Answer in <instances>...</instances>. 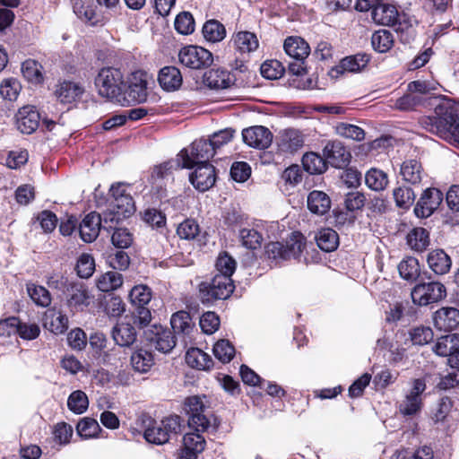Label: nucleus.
Masks as SVG:
<instances>
[{
    "instance_id": "dca6fc26",
    "label": "nucleus",
    "mask_w": 459,
    "mask_h": 459,
    "mask_svg": "<svg viewBox=\"0 0 459 459\" xmlns=\"http://www.w3.org/2000/svg\"><path fill=\"white\" fill-rule=\"evenodd\" d=\"M195 170L189 175L194 187L201 192L210 189L216 181L215 168L210 163L195 165Z\"/></svg>"
},
{
    "instance_id": "0eeeda50",
    "label": "nucleus",
    "mask_w": 459,
    "mask_h": 459,
    "mask_svg": "<svg viewBox=\"0 0 459 459\" xmlns=\"http://www.w3.org/2000/svg\"><path fill=\"white\" fill-rule=\"evenodd\" d=\"M411 296L415 305L428 306L444 299L446 296V289L439 281H420L412 288Z\"/></svg>"
},
{
    "instance_id": "72a5a7b5",
    "label": "nucleus",
    "mask_w": 459,
    "mask_h": 459,
    "mask_svg": "<svg viewBox=\"0 0 459 459\" xmlns=\"http://www.w3.org/2000/svg\"><path fill=\"white\" fill-rule=\"evenodd\" d=\"M400 174L404 181L411 185H418L421 182L423 169L420 161L411 159L401 165Z\"/></svg>"
},
{
    "instance_id": "7c9ffc66",
    "label": "nucleus",
    "mask_w": 459,
    "mask_h": 459,
    "mask_svg": "<svg viewBox=\"0 0 459 459\" xmlns=\"http://www.w3.org/2000/svg\"><path fill=\"white\" fill-rule=\"evenodd\" d=\"M73 9L77 17L85 22L91 25L100 22L92 0H73Z\"/></svg>"
},
{
    "instance_id": "a18cd8bd",
    "label": "nucleus",
    "mask_w": 459,
    "mask_h": 459,
    "mask_svg": "<svg viewBox=\"0 0 459 459\" xmlns=\"http://www.w3.org/2000/svg\"><path fill=\"white\" fill-rule=\"evenodd\" d=\"M302 164L304 169L310 174H321L327 168L326 159L315 152L306 153L302 158Z\"/></svg>"
},
{
    "instance_id": "f257e3e1",
    "label": "nucleus",
    "mask_w": 459,
    "mask_h": 459,
    "mask_svg": "<svg viewBox=\"0 0 459 459\" xmlns=\"http://www.w3.org/2000/svg\"><path fill=\"white\" fill-rule=\"evenodd\" d=\"M436 117H423L420 126L446 140L459 143V107L451 100H441L436 106Z\"/></svg>"
},
{
    "instance_id": "2f4dec72",
    "label": "nucleus",
    "mask_w": 459,
    "mask_h": 459,
    "mask_svg": "<svg viewBox=\"0 0 459 459\" xmlns=\"http://www.w3.org/2000/svg\"><path fill=\"white\" fill-rule=\"evenodd\" d=\"M204 82L206 86L214 90L227 89L232 83L230 74L221 69H212L206 72Z\"/></svg>"
},
{
    "instance_id": "20e7f679",
    "label": "nucleus",
    "mask_w": 459,
    "mask_h": 459,
    "mask_svg": "<svg viewBox=\"0 0 459 459\" xmlns=\"http://www.w3.org/2000/svg\"><path fill=\"white\" fill-rule=\"evenodd\" d=\"M216 152L212 143L210 140H196L186 149H183L178 154V158L184 169H192L195 165H201L209 163Z\"/></svg>"
},
{
    "instance_id": "052dcab7",
    "label": "nucleus",
    "mask_w": 459,
    "mask_h": 459,
    "mask_svg": "<svg viewBox=\"0 0 459 459\" xmlns=\"http://www.w3.org/2000/svg\"><path fill=\"white\" fill-rule=\"evenodd\" d=\"M76 430L82 437L91 438L97 437L100 427L96 420L86 417L78 422Z\"/></svg>"
},
{
    "instance_id": "6e6d98bb",
    "label": "nucleus",
    "mask_w": 459,
    "mask_h": 459,
    "mask_svg": "<svg viewBox=\"0 0 459 459\" xmlns=\"http://www.w3.org/2000/svg\"><path fill=\"white\" fill-rule=\"evenodd\" d=\"M335 132L342 137L355 141H362L365 138V132L361 127L348 123H338L335 126Z\"/></svg>"
},
{
    "instance_id": "ddd939ff",
    "label": "nucleus",
    "mask_w": 459,
    "mask_h": 459,
    "mask_svg": "<svg viewBox=\"0 0 459 459\" xmlns=\"http://www.w3.org/2000/svg\"><path fill=\"white\" fill-rule=\"evenodd\" d=\"M134 325H136L132 314L131 316H126L112 328V338L117 345L130 347L134 343L137 333Z\"/></svg>"
},
{
    "instance_id": "4c0bfd02",
    "label": "nucleus",
    "mask_w": 459,
    "mask_h": 459,
    "mask_svg": "<svg viewBox=\"0 0 459 459\" xmlns=\"http://www.w3.org/2000/svg\"><path fill=\"white\" fill-rule=\"evenodd\" d=\"M406 240L411 249L422 252L429 245V235L426 229L415 228L408 233Z\"/></svg>"
},
{
    "instance_id": "c756f323",
    "label": "nucleus",
    "mask_w": 459,
    "mask_h": 459,
    "mask_svg": "<svg viewBox=\"0 0 459 459\" xmlns=\"http://www.w3.org/2000/svg\"><path fill=\"white\" fill-rule=\"evenodd\" d=\"M301 133L295 129H286L280 134L278 145L282 152H294L303 146Z\"/></svg>"
},
{
    "instance_id": "13d9d810",
    "label": "nucleus",
    "mask_w": 459,
    "mask_h": 459,
    "mask_svg": "<svg viewBox=\"0 0 459 459\" xmlns=\"http://www.w3.org/2000/svg\"><path fill=\"white\" fill-rule=\"evenodd\" d=\"M393 195L398 207L408 209L414 203L416 195L408 186H398L394 189Z\"/></svg>"
},
{
    "instance_id": "a19ab883",
    "label": "nucleus",
    "mask_w": 459,
    "mask_h": 459,
    "mask_svg": "<svg viewBox=\"0 0 459 459\" xmlns=\"http://www.w3.org/2000/svg\"><path fill=\"white\" fill-rule=\"evenodd\" d=\"M317 246L325 252H331L337 248L339 237L335 230L327 228L321 230L316 236Z\"/></svg>"
},
{
    "instance_id": "bf43d9fd",
    "label": "nucleus",
    "mask_w": 459,
    "mask_h": 459,
    "mask_svg": "<svg viewBox=\"0 0 459 459\" xmlns=\"http://www.w3.org/2000/svg\"><path fill=\"white\" fill-rule=\"evenodd\" d=\"M214 356L222 363H229L235 355V348L228 340H219L213 346Z\"/></svg>"
},
{
    "instance_id": "aec40b11",
    "label": "nucleus",
    "mask_w": 459,
    "mask_h": 459,
    "mask_svg": "<svg viewBox=\"0 0 459 459\" xmlns=\"http://www.w3.org/2000/svg\"><path fill=\"white\" fill-rule=\"evenodd\" d=\"M206 442L200 432H189L183 437V446L179 459H197L205 447Z\"/></svg>"
},
{
    "instance_id": "c85d7f7f",
    "label": "nucleus",
    "mask_w": 459,
    "mask_h": 459,
    "mask_svg": "<svg viewBox=\"0 0 459 459\" xmlns=\"http://www.w3.org/2000/svg\"><path fill=\"white\" fill-rule=\"evenodd\" d=\"M284 50L297 61H304L310 53L309 45L299 37H289L284 41Z\"/></svg>"
},
{
    "instance_id": "de8ad7c7",
    "label": "nucleus",
    "mask_w": 459,
    "mask_h": 459,
    "mask_svg": "<svg viewBox=\"0 0 459 459\" xmlns=\"http://www.w3.org/2000/svg\"><path fill=\"white\" fill-rule=\"evenodd\" d=\"M203 34L206 40L219 42L226 36L224 26L216 20H210L204 24Z\"/></svg>"
},
{
    "instance_id": "4be33fe9",
    "label": "nucleus",
    "mask_w": 459,
    "mask_h": 459,
    "mask_svg": "<svg viewBox=\"0 0 459 459\" xmlns=\"http://www.w3.org/2000/svg\"><path fill=\"white\" fill-rule=\"evenodd\" d=\"M102 220L100 215L95 212L87 214L79 225L81 238L86 243L94 241L100 231Z\"/></svg>"
},
{
    "instance_id": "f03ea898",
    "label": "nucleus",
    "mask_w": 459,
    "mask_h": 459,
    "mask_svg": "<svg viewBox=\"0 0 459 459\" xmlns=\"http://www.w3.org/2000/svg\"><path fill=\"white\" fill-rule=\"evenodd\" d=\"M144 427L143 437L149 443L163 445L169 442L172 434H178L181 429V420L178 415H171L160 422H157L150 417L142 420Z\"/></svg>"
},
{
    "instance_id": "338daca9",
    "label": "nucleus",
    "mask_w": 459,
    "mask_h": 459,
    "mask_svg": "<svg viewBox=\"0 0 459 459\" xmlns=\"http://www.w3.org/2000/svg\"><path fill=\"white\" fill-rule=\"evenodd\" d=\"M21 91V84L16 79H6L0 84V95L10 101L15 100Z\"/></svg>"
},
{
    "instance_id": "6ab92c4d",
    "label": "nucleus",
    "mask_w": 459,
    "mask_h": 459,
    "mask_svg": "<svg viewBox=\"0 0 459 459\" xmlns=\"http://www.w3.org/2000/svg\"><path fill=\"white\" fill-rule=\"evenodd\" d=\"M16 127L26 134H30L39 126L40 115L33 106H24L16 113Z\"/></svg>"
},
{
    "instance_id": "4d7b16f0",
    "label": "nucleus",
    "mask_w": 459,
    "mask_h": 459,
    "mask_svg": "<svg viewBox=\"0 0 459 459\" xmlns=\"http://www.w3.org/2000/svg\"><path fill=\"white\" fill-rule=\"evenodd\" d=\"M212 414L209 410L188 417V426L196 432H205L211 426Z\"/></svg>"
},
{
    "instance_id": "e433bc0d",
    "label": "nucleus",
    "mask_w": 459,
    "mask_h": 459,
    "mask_svg": "<svg viewBox=\"0 0 459 459\" xmlns=\"http://www.w3.org/2000/svg\"><path fill=\"white\" fill-rule=\"evenodd\" d=\"M170 325L176 333H182L184 335H188L195 325L190 314L184 310L178 311L172 315Z\"/></svg>"
},
{
    "instance_id": "cd10ccee",
    "label": "nucleus",
    "mask_w": 459,
    "mask_h": 459,
    "mask_svg": "<svg viewBox=\"0 0 459 459\" xmlns=\"http://www.w3.org/2000/svg\"><path fill=\"white\" fill-rule=\"evenodd\" d=\"M429 267L437 275L446 274L452 265L450 256L443 249H435L429 253L427 257Z\"/></svg>"
},
{
    "instance_id": "393cba45",
    "label": "nucleus",
    "mask_w": 459,
    "mask_h": 459,
    "mask_svg": "<svg viewBox=\"0 0 459 459\" xmlns=\"http://www.w3.org/2000/svg\"><path fill=\"white\" fill-rule=\"evenodd\" d=\"M371 18L377 24L393 26L398 19V11L393 4L379 3L373 5Z\"/></svg>"
},
{
    "instance_id": "37998d69",
    "label": "nucleus",
    "mask_w": 459,
    "mask_h": 459,
    "mask_svg": "<svg viewBox=\"0 0 459 459\" xmlns=\"http://www.w3.org/2000/svg\"><path fill=\"white\" fill-rule=\"evenodd\" d=\"M365 182L374 191H383L388 185V177L381 169L372 168L365 175Z\"/></svg>"
},
{
    "instance_id": "79ce46f5",
    "label": "nucleus",
    "mask_w": 459,
    "mask_h": 459,
    "mask_svg": "<svg viewBox=\"0 0 459 459\" xmlns=\"http://www.w3.org/2000/svg\"><path fill=\"white\" fill-rule=\"evenodd\" d=\"M27 293L39 307H47L51 303L50 292L43 286L29 282L26 284Z\"/></svg>"
},
{
    "instance_id": "58836bf2",
    "label": "nucleus",
    "mask_w": 459,
    "mask_h": 459,
    "mask_svg": "<svg viewBox=\"0 0 459 459\" xmlns=\"http://www.w3.org/2000/svg\"><path fill=\"white\" fill-rule=\"evenodd\" d=\"M179 169L183 168L177 157L176 160H168L160 165L154 166L151 174V179L152 183L167 179L171 177L173 170Z\"/></svg>"
},
{
    "instance_id": "9d476101",
    "label": "nucleus",
    "mask_w": 459,
    "mask_h": 459,
    "mask_svg": "<svg viewBox=\"0 0 459 459\" xmlns=\"http://www.w3.org/2000/svg\"><path fill=\"white\" fill-rule=\"evenodd\" d=\"M147 99L146 74L141 71L132 73L128 79L127 88H124L122 101L144 102Z\"/></svg>"
},
{
    "instance_id": "8fccbe9b",
    "label": "nucleus",
    "mask_w": 459,
    "mask_h": 459,
    "mask_svg": "<svg viewBox=\"0 0 459 459\" xmlns=\"http://www.w3.org/2000/svg\"><path fill=\"white\" fill-rule=\"evenodd\" d=\"M394 43L393 34L386 30H380L376 31L371 38V44L375 50L379 53H385L388 51Z\"/></svg>"
},
{
    "instance_id": "3c124183",
    "label": "nucleus",
    "mask_w": 459,
    "mask_h": 459,
    "mask_svg": "<svg viewBox=\"0 0 459 459\" xmlns=\"http://www.w3.org/2000/svg\"><path fill=\"white\" fill-rule=\"evenodd\" d=\"M22 73L29 82L40 83L43 81L42 65L35 60L28 59L22 65Z\"/></svg>"
},
{
    "instance_id": "423d86ee",
    "label": "nucleus",
    "mask_w": 459,
    "mask_h": 459,
    "mask_svg": "<svg viewBox=\"0 0 459 459\" xmlns=\"http://www.w3.org/2000/svg\"><path fill=\"white\" fill-rule=\"evenodd\" d=\"M234 290L231 278L216 274L211 282L199 285L200 298L203 303H210L217 299H228Z\"/></svg>"
},
{
    "instance_id": "0e129e2a",
    "label": "nucleus",
    "mask_w": 459,
    "mask_h": 459,
    "mask_svg": "<svg viewBox=\"0 0 459 459\" xmlns=\"http://www.w3.org/2000/svg\"><path fill=\"white\" fill-rule=\"evenodd\" d=\"M75 270L80 278L91 277L95 270L93 257L89 254L81 255L77 260Z\"/></svg>"
},
{
    "instance_id": "603ef678",
    "label": "nucleus",
    "mask_w": 459,
    "mask_h": 459,
    "mask_svg": "<svg viewBox=\"0 0 459 459\" xmlns=\"http://www.w3.org/2000/svg\"><path fill=\"white\" fill-rule=\"evenodd\" d=\"M285 247L286 255L288 259L298 257L306 247V238L299 232L291 233L290 238L287 240Z\"/></svg>"
},
{
    "instance_id": "49530a36",
    "label": "nucleus",
    "mask_w": 459,
    "mask_h": 459,
    "mask_svg": "<svg viewBox=\"0 0 459 459\" xmlns=\"http://www.w3.org/2000/svg\"><path fill=\"white\" fill-rule=\"evenodd\" d=\"M122 284V274L114 271L102 274L97 281L98 289L103 292H108L117 290Z\"/></svg>"
},
{
    "instance_id": "5701e85b",
    "label": "nucleus",
    "mask_w": 459,
    "mask_h": 459,
    "mask_svg": "<svg viewBox=\"0 0 459 459\" xmlns=\"http://www.w3.org/2000/svg\"><path fill=\"white\" fill-rule=\"evenodd\" d=\"M67 297V305L71 310H79L89 304V293L82 282L72 281L64 291Z\"/></svg>"
},
{
    "instance_id": "e2e57ef3",
    "label": "nucleus",
    "mask_w": 459,
    "mask_h": 459,
    "mask_svg": "<svg viewBox=\"0 0 459 459\" xmlns=\"http://www.w3.org/2000/svg\"><path fill=\"white\" fill-rule=\"evenodd\" d=\"M237 263L235 259L228 253H221L216 261V269L219 272L218 275H225L231 278L236 270Z\"/></svg>"
},
{
    "instance_id": "bb28decb",
    "label": "nucleus",
    "mask_w": 459,
    "mask_h": 459,
    "mask_svg": "<svg viewBox=\"0 0 459 459\" xmlns=\"http://www.w3.org/2000/svg\"><path fill=\"white\" fill-rule=\"evenodd\" d=\"M158 81L166 91H174L180 88L183 82L182 74L176 66H165L160 69Z\"/></svg>"
},
{
    "instance_id": "4468645a",
    "label": "nucleus",
    "mask_w": 459,
    "mask_h": 459,
    "mask_svg": "<svg viewBox=\"0 0 459 459\" xmlns=\"http://www.w3.org/2000/svg\"><path fill=\"white\" fill-rule=\"evenodd\" d=\"M443 200V194L437 188H427L418 201L414 213L419 218L429 217L438 208Z\"/></svg>"
},
{
    "instance_id": "09e8293b",
    "label": "nucleus",
    "mask_w": 459,
    "mask_h": 459,
    "mask_svg": "<svg viewBox=\"0 0 459 459\" xmlns=\"http://www.w3.org/2000/svg\"><path fill=\"white\" fill-rule=\"evenodd\" d=\"M455 334L441 336L434 345L433 351L436 354L443 357L455 355L457 344Z\"/></svg>"
},
{
    "instance_id": "c03bdc74",
    "label": "nucleus",
    "mask_w": 459,
    "mask_h": 459,
    "mask_svg": "<svg viewBox=\"0 0 459 459\" xmlns=\"http://www.w3.org/2000/svg\"><path fill=\"white\" fill-rule=\"evenodd\" d=\"M131 364L135 371L145 373L154 364L153 356L150 351L140 349L132 354Z\"/></svg>"
},
{
    "instance_id": "f8f14e48",
    "label": "nucleus",
    "mask_w": 459,
    "mask_h": 459,
    "mask_svg": "<svg viewBox=\"0 0 459 459\" xmlns=\"http://www.w3.org/2000/svg\"><path fill=\"white\" fill-rule=\"evenodd\" d=\"M146 342L163 353L169 352L176 345L173 333L160 325H153L143 333Z\"/></svg>"
},
{
    "instance_id": "39448f33",
    "label": "nucleus",
    "mask_w": 459,
    "mask_h": 459,
    "mask_svg": "<svg viewBox=\"0 0 459 459\" xmlns=\"http://www.w3.org/2000/svg\"><path fill=\"white\" fill-rule=\"evenodd\" d=\"M132 304L135 307L133 311V318L136 326L140 329L147 327L152 321V313L146 305L152 299V290L146 285L134 286L129 294Z\"/></svg>"
},
{
    "instance_id": "ea45409f",
    "label": "nucleus",
    "mask_w": 459,
    "mask_h": 459,
    "mask_svg": "<svg viewBox=\"0 0 459 459\" xmlns=\"http://www.w3.org/2000/svg\"><path fill=\"white\" fill-rule=\"evenodd\" d=\"M398 271L403 279L408 281H415L420 275L418 259L411 256L404 258L398 264Z\"/></svg>"
},
{
    "instance_id": "b1692460",
    "label": "nucleus",
    "mask_w": 459,
    "mask_h": 459,
    "mask_svg": "<svg viewBox=\"0 0 459 459\" xmlns=\"http://www.w3.org/2000/svg\"><path fill=\"white\" fill-rule=\"evenodd\" d=\"M43 326L55 334H60L67 330L68 318L56 307H51L44 313Z\"/></svg>"
},
{
    "instance_id": "1a4fd4ad",
    "label": "nucleus",
    "mask_w": 459,
    "mask_h": 459,
    "mask_svg": "<svg viewBox=\"0 0 459 459\" xmlns=\"http://www.w3.org/2000/svg\"><path fill=\"white\" fill-rule=\"evenodd\" d=\"M178 60L181 65L190 69H204L213 62L212 54L198 46H186L180 49Z\"/></svg>"
},
{
    "instance_id": "f3484780",
    "label": "nucleus",
    "mask_w": 459,
    "mask_h": 459,
    "mask_svg": "<svg viewBox=\"0 0 459 459\" xmlns=\"http://www.w3.org/2000/svg\"><path fill=\"white\" fill-rule=\"evenodd\" d=\"M324 156L327 163L336 169H344L350 163L351 155L342 143L333 141L326 143L324 150Z\"/></svg>"
},
{
    "instance_id": "9b49d317",
    "label": "nucleus",
    "mask_w": 459,
    "mask_h": 459,
    "mask_svg": "<svg viewBox=\"0 0 459 459\" xmlns=\"http://www.w3.org/2000/svg\"><path fill=\"white\" fill-rule=\"evenodd\" d=\"M425 389L426 384L424 380L420 378L414 379L411 389L399 403L400 413L404 416L416 415L421 409V394Z\"/></svg>"
},
{
    "instance_id": "c9c22d12",
    "label": "nucleus",
    "mask_w": 459,
    "mask_h": 459,
    "mask_svg": "<svg viewBox=\"0 0 459 459\" xmlns=\"http://www.w3.org/2000/svg\"><path fill=\"white\" fill-rule=\"evenodd\" d=\"M435 89L436 88L433 83L426 81L418 80L411 82L408 84V91L414 95L420 96L422 98V104L424 103L425 100H429L432 102L431 104L436 107L437 104H439L441 100H445L446 99L428 97V95H429L431 91H434ZM436 116L437 115L435 114L433 117Z\"/></svg>"
},
{
    "instance_id": "a211bd4d",
    "label": "nucleus",
    "mask_w": 459,
    "mask_h": 459,
    "mask_svg": "<svg viewBox=\"0 0 459 459\" xmlns=\"http://www.w3.org/2000/svg\"><path fill=\"white\" fill-rule=\"evenodd\" d=\"M242 138L246 144L256 149H266L273 142V134L263 126H255L242 131Z\"/></svg>"
},
{
    "instance_id": "7ed1b4c3",
    "label": "nucleus",
    "mask_w": 459,
    "mask_h": 459,
    "mask_svg": "<svg viewBox=\"0 0 459 459\" xmlns=\"http://www.w3.org/2000/svg\"><path fill=\"white\" fill-rule=\"evenodd\" d=\"M95 86L100 96L122 102L125 82L120 69L111 66L101 68L95 78Z\"/></svg>"
},
{
    "instance_id": "2eb2a0df",
    "label": "nucleus",
    "mask_w": 459,
    "mask_h": 459,
    "mask_svg": "<svg viewBox=\"0 0 459 459\" xmlns=\"http://www.w3.org/2000/svg\"><path fill=\"white\" fill-rule=\"evenodd\" d=\"M369 62V56L367 54H356L342 58L339 65L329 71L333 79H337L344 73H358L363 70Z\"/></svg>"
},
{
    "instance_id": "a878e982",
    "label": "nucleus",
    "mask_w": 459,
    "mask_h": 459,
    "mask_svg": "<svg viewBox=\"0 0 459 459\" xmlns=\"http://www.w3.org/2000/svg\"><path fill=\"white\" fill-rule=\"evenodd\" d=\"M84 92L83 87L74 82L64 81L56 89L55 94L60 102L71 104L77 101Z\"/></svg>"
},
{
    "instance_id": "864d4df0",
    "label": "nucleus",
    "mask_w": 459,
    "mask_h": 459,
    "mask_svg": "<svg viewBox=\"0 0 459 459\" xmlns=\"http://www.w3.org/2000/svg\"><path fill=\"white\" fill-rule=\"evenodd\" d=\"M235 44L238 49L243 53H248L258 48L256 36L249 31H240L235 37Z\"/></svg>"
},
{
    "instance_id": "f704fd0d",
    "label": "nucleus",
    "mask_w": 459,
    "mask_h": 459,
    "mask_svg": "<svg viewBox=\"0 0 459 459\" xmlns=\"http://www.w3.org/2000/svg\"><path fill=\"white\" fill-rule=\"evenodd\" d=\"M307 208L315 214L323 215L331 208V200L323 191L314 190L307 196Z\"/></svg>"
},
{
    "instance_id": "412c9836",
    "label": "nucleus",
    "mask_w": 459,
    "mask_h": 459,
    "mask_svg": "<svg viewBox=\"0 0 459 459\" xmlns=\"http://www.w3.org/2000/svg\"><path fill=\"white\" fill-rule=\"evenodd\" d=\"M433 322L435 327L440 331H453L459 325V309L443 307L434 313Z\"/></svg>"
},
{
    "instance_id": "473e14b6",
    "label": "nucleus",
    "mask_w": 459,
    "mask_h": 459,
    "mask_svg": "<svg viewBox=\"0 0 459 459\" xmlns=\"http://www.w3.org/2000/svg\"><path fill=\"white\" fill-rule=\"evenodd\" d=\"M186 361L188 366L199 370H209L213 367L212 357L198 348H191L186 351Z\"/></svg>"
},
{
    "instance_id": "5fc2aeb1",
    "label": "nucleus",
    "mask_w": 459,
    "mask_h": 459,
    "mask_svg": "<svg viewBox=\"0 0 459 459\" xmlns=\"http://www.w3.org/2000/svg\"><path fill=\"white\" fill-rule=\"evenodd\" d=\"M67 406L70 411L76 414L83 413L89 406L86 394L81 390L73 392L68 397Z\"/></svg>"
},
{
    "instance_id": "774afa93",
    "label": "nucleus",
    "mask_w": 459,
    "mask_h": 459,
    "mask_svg": "<svg viewBox=\"0 0 459 459\" xmlns=\"http://www.w3.org/2000/svg\"><path fill=\"white\" fill-rule=\"evenodd\" d=\"M199 325L204 333L212 334L218 330L220 318L214 312L208 311L200 317Z\"/></svg>"
},
{
    "instance_id": "69168bd1",
    "label": "nucleus",
    "mask_w": 459,
    "mask_h": 459,
    "mask_svg": "<svg viewBox=\"0 0 459 459\" xmlns=\"http://www.w3.org/2000/svg\"><path fill=\"white\" fill-rule=\"evenodd\" d=\"M174 25L176 30L183 35L191 34L195 30V21L193 15L188 12L178 14Z\"/></svg>"
},
{
    "instance_id": "680f3d73",
    "label": "nucleus",
    "mask_w": 459,
    "mask_h": 459,
    "mask_svg": "<svg viewBox=\"0 0 459 459\" xmlns=\"http://www.w3.org/2000/svg\"><path fill=\"white\" fill-rule=\"evenodd\" d=\"M242 245L248 249H256L261 247L263 237L254 229L244 228L239 231Z\"/></svg>"
},
{
    "instance_id": "6e6552de",
    "label": "nucleus",
    "mask_w": 459,
    "mask_h": 459,
    "mask_svg": "<svg viewBox=\"0 0 459 459\" xmlns=\"http://www.w3.org/2000/svg\"><path fill=\"white\" fill-rule=\"evenodd\" d=\"M113 197L111 201L112 213L115 217L108 218L110 221H119L122 217H129L135 211L134 202L130 194L126 193V186L122 184L113 185L110 188ZM108 218H105V221Z\"/></svg>"
}]
</instances>
